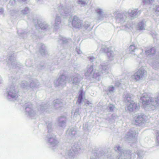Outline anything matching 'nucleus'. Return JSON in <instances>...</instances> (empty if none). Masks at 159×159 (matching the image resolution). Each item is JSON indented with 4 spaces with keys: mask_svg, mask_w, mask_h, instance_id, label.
<instances>
[{
    "mask_svg": "<svg viewBox=\"0 0 159 159\" xmlns=\"http://www.w3.org/2000/svg\"><path fill=\"white\" fill-rule=\"evenodd\" d=\"M147 72L143 67H140L134 75L131 76L132 79L136 81L142 79L146 75Z\"/></svg>",
    "mask_w": 159,
    "mask_h": 159,
    "instance_id": "obj_1",
    "label": "nucleus"
},
{
    "mask_svg": "<svg viewBox=\"0 0 159 159\" xmlns=\"http://www.w3.org/2000/svg\"><path fill=\"white\" fill-rule=\"evenodd\" d=\"M136 153L138 156L137 157L136 154L134 153L130 155V159H142L144 157L145 152L141 150H139Z\"/></svg>",
    "mask_w": 159,
    "mask_h": 159,
    "instance_id": "obj_2",
    "label": "nucleus"
},
{
    "mask_svg": "<svg viewBox=\"0 0 159 159\" xmlns=\"http://www.w3.org/2000/svg\"><path fill=\"white\" fill-rule=\"evenodd\" d=\"M139 106L137 103L133 101L130 100V112H135L139 110Z\"/></svg>",
    "mask_w": 159,
    "mask_h": 159,
    "instance_id": "obj_3",
    "label": "nucleus"
},
{
    "mask_svg": "<svg viewBox=\"0 0 159 159\" xmlns=\"http://www.w3.org/2000/svg\"><path fill=\"white\" fill-rule=\"evenodd\" d=\"M141 11L138 9H134L131 10V12H130V20H133L137 17L140 14Z\"/></svg>",
    "mask_w": 159,
    "mask_h": 159,
    "instance_id": "obj_4",
    "label": "nucleus"
},
{
    "mask_svg": "<svg viewBox=\"0 0 159 159\" xmlns=\"http://www.w3.org/2000/svg\"><path fill=\"white\" fill-rule=\"evenodd\" d=\"M136 135L135 130H131L130 131V143H134L136 142Z\"/></svg>",
    "mask_w": 159,
    "mask_h": 159,
    "instance_id": "obj_5",
    "label": "nucleus"
},
{
    "mask_svg": "<svg viewBox=\"0 0 159 159\" xmlns=\"http://www.w3.org/2000/svg\"><path fill=\"white\" fill-rule=\"evenodd\" d=\"M144 115L142 114L138 115L135 120V121L136 123L139 124L144 123L145 120L143 118Z\"/></svg>",
    "mask_w": 159,
    "mask_h": 159,
    "instance_id": "obj_6",
    "label": "nucleus"
},
{
    "mask_svg": "<svg viewBox=\"0 0 159 159\" xmlns=\"http://www.w3.org/2000/svg\"><path fill=\"white\" fill-rule=\"evenodd\" d=\"M156 52V48L155 47L152 48L145 51V53L147 55H152L154 54Z\"/></svg>",
    "mask_w": 159,
    "mask_h": 159,
    "instance_id": "obj_7",
    "label": "nucleus"
},
{
    "mask_svg": "<svg viewBox=\"0 0 159 159\" xmlns=\"http://www.w3.org/2000/svg\"><path fill=\"white\" fill-rule=\"evenodd\" d=\"M146 26V25L144 22L142 20L138 24V27L139 30H145Z\"/></svg>",
    "mask_w": 159,
    "mask_h": 159,
    "instance_id": "obj_8",
    "label": "nucleus"
},
{
    "mask_svg": "<svg viewBox=\"0 0 159 159\" xmlns=\"http://www.w3.org/2000/svg\"><path fill=\"white\" fill-rule=\"evenodd\" d=\"M152 9L155 12H159V5L154 4L152 6Z\"/></svg>",
    "mask_w": 159,
    "mask_h": 159,
    "instance_id": "obj_9",
    "label": "nucleus"
},
{
    "mask_svg": "<svg viewBox=\"0 0 159 159\" xmlns=\"http://www.w3.org/2000/svg\"><path fill=\"white\" fill-rule=\"evenodd\" d=\"M143 2L145 4H150L153 3L154 0H143Z\"/></svg>",
    "mask_w": 159,
    "mask_h": 159,
    "instance_id": "obj_10",
    "label": "nucleus"
},
{
    "mask_svg": "<svg viewBox=\"0 0 159 159\" xmlns=\"http://www.w3.org/2000/svg\"><path fill=\"white\" fill-rule=\"evenodd\" d=\"M137 48L134 45H130V53L134 52Z\"/></svg>",
    "mask_w": 159,
    "mask_h": 159,
    "instance_id": "obj_11",
    "label": "nucleus"
},
{
    "mask_svg": "<svg viewBox=\"0 0 159 159\" xmlns=\"http://www.w3.org/2000/svg\"><path fill=\"white\" fill-rule=\"evenodd\" d=\"M150 34L153 39L156 38L157 34L156 32L152 31L151 32Z\"/></svg>",
    "mask_w": 159,
    "mask_h": 159,
    "instance_id": "obj_12",
    "label": "nucleus"
},
{
    "mask_svg": "<svg viewBox=\"0 0 159 159\" xmlns=\"http://www.w3.org/2000/svg\"><path fill=\"white\" fill-rule=\"evenodd\" d=\"M82 95L81 94L80 95L78 98V101L79 102V103H81L82 99Z\"/></svg>",
    "mask_w": 159,
    "mask_h": 159,
    "instance_id": "obj_13",
    "label": "nucleus"
},
{
    "mask_svg": "<svg viewBox=\"0 0 159 159\" xmlns=\"http://www.w3.org/2000/svg\"><path fill=\"white\" fill-rule=\"evenodd\" d=\"M155 65H156V67H159V63H157L156 62H155Z\"/></svg>",
    "mask_w": 159,
    "mask_h": 159,
    "instance_id": "obj_14",
    "label": "nucleus"
},
{
    "mask_svg": "<svg viewBox=\"0 0 159 159\" xmlns=\"http://www.w3.org/2000/svg\"><path fill=\"white\" fill-rule=\"evenodd\" d=\"M157 1L158 2V3H159V0H157Z\"/></svg>",
    "mask_w": 159,
    "mask_h": 159,
    "instance_id": "obj_15",
    "label": "nucleus"
},
{
    "mask_svg": "<svg viewBox=\"0 0 159 159\" xmlns=\"http://www.w3.org/2000/svg\"><path fill=\"white\" fill-rule=\"evenodd\" d=\"M75 18H74L73 20H75Z\"/></svg>",
    "mask_w": 159,
    "mask_h": 159,
    "instance_id": "obj_16",
    "label": "nucleus"
}]
</instances>
